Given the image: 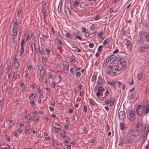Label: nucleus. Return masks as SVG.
Masks as SVG:
<instances>
[{
	"instance_id": "nucleus-23",
	"label": "nucleus",
	"mask_w": 149,
	"mask_h": 149,
	"mask_svg": "<svg viewBox=\"0 0 149 149\" xmlns=\"http://www.w3.org/2000/svg\"><path fill=\"white\" fill-rule=\"evenodd\" d=\"M134 130H129L128 131V133L132 136H133Z\"/></svg>"
},
{
	"instance_id": "nucleus-40",
	"label": "nucleus",
	"mask_w": 149,
	"mask_h": 149,
	"mask_svg": "<svg viewBox=\"0 0 149 149\" xmlns=\"http://www.w3.org/2000/svg\"><path fill=\"white\" fill-rule=\"evenodd\" d=\"M60 135L64 139H65L67 137V136L63 134L62 133H60Z\"/></svg>"
},
{
	"instance_id": "nucleus-47",
	"label": "nucleus",
	"mask_w": 149,
	"mask_h": 149,
	"mask_svg": "<svg viewBox=\"0 0 149 149\" xmlns=\"http://www.w3.org/2000/svg\"><path fill=\"white\" fill-rule=\"evenodd\" d=\"M25 39H24L22 40L21 42V47H24L23 45L24 43Z\"/></svg>"
},
{
	"instance_id": "nucleus-57",
	"label": "nucleus",
	"mask_w": 149,
	"mask_h": 149,
	"mask_svg": "<svg viewBox=\"0 0 149 149\" xmlns=\"http://www.w3.org/2000/svg\"><path fill=\"white\" fill-rule=\"evenodd\" d=\"M38 68L39 70L41 71L42 70H43V68H42L41 65L38 66Z\"/></svg>"
},
{
	"instance_id": "nucleus-20",
	"label": "nucleus",
	"mask_w": 149,
	"mask_h": 149,
	"mask_svg": "<svg viewBox=\"0 0 149 149\" xmlns=\"http://www.w3.org/2000/svg\"><path fill=\"white\" fill-rule=\"evenodd\" d=\"M133 141L132 139L127 138L126 140V142L128 143H133Z\"/></svg>"
},
{
	"instance_id": "nucleus-22",
	"label": "nucleus",
	"mask_w": 149,
	"mask_h": 149,
	"mask_svg": "<svg viewBox=\"0 0 149 149\" xmlns=\"http://www.w3.org/2000/svg\"><path fill=\"white\" fill-rule=\"evenodd\" d=\"M33 47H34V50H35L36 46L34 42L32 43L31 45V48L32 52L33 51Z\"/></svg>"
},
{
	"instance_id": "nucleus-35",
	"label": "nucleus",
	"mask_w": 149,
	"mask_h": 149,
	"mask_svg": "<svg viewBox=\"0 0 149 149\" xmlns=\"http://www.w3.org/2000/svg\"><path fill=\"white\" fill-rule=\"evenodd\" d=\"M57 43L58 46H61V45H63V44L62 43L61 41L59 40H58Z\"/></svg>"
},
{
	"instance_id": "nucleus-34",
	"label": "nucleus",
	"mask_w": 149,
	"mask_h": 149,
	"mask_svg": "<svg viewBox=\"0 0 149 149\" xmlns=\"http://www.w3.org/2000/svg\"><path fill=\"white\" fill-rule=\"evenodd\" d=\"M17 28L18 25L13 24L12 29L13 30L15 29L16 30H17Z\"/></svg>"
},
{
	"instance_id": "nucleus-24",
	"label": "nucleus",
	"mask_w": 149,
	"mask_h": 149,
	"mask_svg": "<svg viewBox=\"0 0 149 149\" xmlns=\"http://www.w3.org/2000/svg\"><path fill=\"white\" fill-rule=\"evenodd\" d=\"M73 5L75 7H78L79 6V4L78 1H74L73 4Z\"/></svg>"
},
{
	"instance_id": "nucleus-31",
	"label": "nucleus",
	"mask_w": 149,
	"mask_h": 149,
	"mask_svg": "<svg viewBox=\"0 0 149 149\" xmlns=\"http://www.w3.org/2000/svg\"><path fill=\"white\" fill-rule=\"evenodd\" d=\"M56 79L57 80H58L57 82H58V83H59L61 81V76H58L56 78Z\"/></svg>"
},
{
	"instance_id": "nucleus-6",
	"label": "nucleus",
	"mask_w": 149,
	"mask_h": 149,
	"mask_svg": "<svg viewBox=\"0 0 149 149\" xmlns=\"http://www.w3.org/2000/svg\"><path fill=\"white\" fill-rule=\"evenodd\" d=\"M149 48V46L148 45H147L145 46H144L143 47H140L139 49V50L141 52H145V49Z\"/></svg>"
},
{
	"instance_id": "nucleus-3",
	"label": "nucleus",
	"mask_w": 149,
	"mask_h": 149,
	"mask_svg": "<svg viewBox=\"0 0 149 149\" xmlns=\"http://www.w3.org/2000/svg\"><path fill=\"white\" fill-rule=\"evenodd\" d=\"M135 112L133 110H131L130 112L129 116L131 121H133L134 119V114Z\"/></svg>"
},
{
	"instance_id": "nucleus-42",
	"label": "nucleus",
	"mask_w": 149,
	"mask_h": 149,
	"mask_svg": "<svg viewBox=\"0 0 149 149\" xmlns=\"http://www.w3.org/2000/svg\"><path fill=\"white\" fill-rule=\"evenodd\" d=\"M30 103L31 105L32 106H33L34 105H35V101L32 100V101H30Z\"/></svg>"
},
{
	"instance_id": "nucleus-11",
	"label": "nucleus",
	"mask_w": 149,
	"mask_h": 149,
	"mask_svg": "<svg viewBox=\"0 0 149 149\" xmlns=\"http://www.w3.org/2000/svg\"><path fill=\"white\" fill-rule=\"evenodd\" d=\"M126 45L128 49H130L132 46L131 42V41L128 40L127 41Z\"/></svg>"
},
{
	"instance_id": "nucleus-37",
	"label": "nucleus",
	"mask_w": 149,
	"mask_h": 149,
	"mask_svg": "<svg viewBox=\"0 0 149 149\" xmlns=\"http://www.w3.org/2000/svg\"><path fill=\"white\" fill-rule=\"evenodd\" d=\"M115 101V99L113 97H111L110 99V100L109 101L110 103H112V104H113L114 102Z\"/></svg>"
},
{
	"instance_id": "nucleus-63",
	"label": "nucleus",
	"mask_w": 149,
	"mask_h": 149,
	"mask_svg": "<svg viewBox=\"0 0 149 149\" xmlns=\"http://www.w3.org/2000/svg\"><path fill=\"white\" fill-rule=\"evenodd\" d=\"M30 127L29 125V124H27L26 125V129L29 130V129H30Z\"/></svg>"
},
{
	"instance_id": "nucleus-43",
	"label": "nucleus",
	"mask_w": 149,
	"mask_h": 149,
	"mask_svg": "<svg viewBox=\"0 0 149 149\" xmlns=\"http://www.w3.org/2000/svg\"><path fill=\"white\" fill-rule=\"evenodd\" d=\"M15 36L13 37L10 40V41L11 42H13V43H15Z\"/></svg>"
},
{
	"instance_id": "nucleus-44",
	"label": "nucleus",
	"mask_w": 149,
	"mask_h": 149,
	"mask_svg": "<svg viewBox=\"0 0 149 149\" xmlns=\"http://www.w3.org/2000/svg\"><path fill=\"white\" fill-rule=\"evenodd\" d=\"M109 59H107L104 62V63L103 64V66H106L107 65V63L109 61Z\"/></svg>"
},
{
	"instance_id": "nucleus-4",
	"label": "nucleus",
	"mask_w": 149,
	"mask_h": 149,
	"mask_svg": "<svg viewBox=\"0 0 149 149\" xmlns=\"http://www.w3.org/2000/svg\"><path fill=\"white\" fill-rule=\"evenodd\" d=\"M119 118L121 120H123L125 118V112L124 111H120L118 114Z\"/></svg>"
},
{
	"instance_id": "nucleus-39",
	"label": "nucleus",
	"mask_w": 149,
	"mask_h": 149,
	"mask_svg": "<svg viewBox=\"0 0 149 149\" xmlns=\"http://www.w3.org/2000/svg\"><path fill=\"white\" fill-rule=\"evenodd\" d=\"M136 95L134 93H132L130 96V97L131 99H134Z\"/></svg>"
},
{
	"instance_id": "nucleus-32",
	"label": "nucleus",
	"mask_w": 149,
	"mask_h": 149,
	"mask_svg": "<svg viewBox=\"0 0 149 149\" xmlns=\"http://www.w3.org/2000/svg\"><path fill=\"white\" fill-rule=\"evenodd\" d=\"M22 8H20L18 10V12H17V15L18 16V17H19V16H20V15L21 14L22 11Z\"/></svg>"
},
{
	"instance_id": "nucleus-52",
	"label": "nucleus",
	"mask_w": 149,
	"mask_h": 149,
	"mask_svg": "<svg viewBox=\"0 0 149 149\" xmlns=\"http://www.w3.org/2000/svg\"><path fill=\"white\" fill-rule=\"evenodd\" d=\"M49 77H48L49 78H52V77L53 75L52 73L51 72H49L48 73Z\"/></svg>"
},
{
	"instance_id": "nucleus-26",
	"label": "nucleus",
	"mask_w": 149,
	"mask_h": 149,
	"mask_svg": "<svg viewBox=\"0 0 149 149\" xmlns=\"http://www.w3.org/2000/svg\"><path fill=\"white\" fill-rule=\"evenodd\" d=\"M27 66L29 69H30L32 67L31 63L30 61H29L27 63Z\"/></svg>"
},
{
	"instance_id": "nucleus-38",
	"label": "nucleus",
	"mask_w": 149,
	"mask_h": 149,
	"mask_svg": "<svg viewBox=\"0 0 149 149\" xmlns=\"http://www.w3.org/2000/svg\"><path fill=\"white\" fill-rule=\"evenodd\" d=\"M17 76L18 75L17 74V73L15 72L13 74V78H14L15 79H16L17 78Z\"/></svg>"
},
{
	"instance_id": "nucleus-17",
	"label": "nucleus",
	"mask_w": 149,
	"mask_h": 149,
	"mask_svg": "<svg viewBox=\"0 0 149 149\" xmlns=\"http://www.w3.org/2000/svg\"><path fill=\"white\" fill-rule=\"evenodd\" d=\"M12 33H11L12 36L15 37L16 36L17 34V30H12Z\"/></svg>"
},
{
	"instance_id": "nucleus-46",
	"label": "nucleus",
	"mask_w": 149,
	"mask_h": 149,
	"mask_svg": "<svg viewBox=\"0 0 149 149\" xmlns=\"http://www.w3.org/2000/svg\"><path fill=\"white\" fill-rule=\"evenodd\" d=\"M90 103L92 105H94V102L93 100L92 99H90L89 100Z\"/></svg>"
},
{
	"instance_id": "nucleus-53",
	"label": "nucleus",
	"mask_w": 149,
	"mask_h": 149,
	"mask_svg": "<svg viewBox=\"0 0 149 149\" xmlns=\"http://www.w3.org/2000/svg\"><path fill=\"white\" fill-rule=\"evenodd\" d=\"M102 45H100L99 47L98 48V51L99 52H100L102 51Z\"/></svg>"
},
{
	"instance_id": "nucleus-56",
	"label": "nucleus",
	"mask_w": 149,
	"mask_h": 149,
	"mask_svg": "<svg viewBox=\"0 0 149 149\" xmlns=\"http://www.w3.org/2000/svg\"><path fill=\"white\" fill-rule=\"evenodd\" d=\"M138 43L140 44L141 45L143 43V42L142 40H141V39H140L139 41H138Z\"/></svg>"
},
{
	"instance_id": "nucleus-19",
	"label": "nucleus",
	"mask_w": 149,
	"mask_h": 149,
	"mask_svg": "<svg viewBox=\"0 0 149 149\" xmlns=\"http://www.w3.org/2000/svg\"><path fill=\"white\" fill-rule=\"evenodd\" d=\"M39 52L40 54L41 55H42L43 54V49L40 46L38 47Z\"/></svg>"
},
{
	"instance_id": "nucleus-1",
	"label": "nucleus",
	"mask_w": 149,
	"mask_h": 149,
	"mask_svg": "<svg viewBox=\"0 0 149 149\" xmlns=\"http://www.w3.org/2000/svg\"><path fill=\"white\" fill-rule=\"evenodd\" d=\"M143 108L142 106L141 105H138L137 106L136 110L137 115L139 116H141L143 113Z\"/></svg>"
},
{
	"instance_id": "nucleus-45",
	"label": "nucleus",
	"mask_w": 149,
	"mask_h": 149,
	"mask_svg": "<svg viewBox=\"0 0 149 149\" xmlns=\"http://www.w3.org/2000/svg\"><path fill=\"white\" fill-rule=\"evenodd\" d=\"M105 90V89L104 88L101 87V88H100V89H97V91H99V92H102V91H104Z\"/></svg>"
},
{
	"instance_id": "nucleus-48",
	"label": "nucleus",
	"mask_w": 149,
	"mask_h": 149,
	"mask_svg": "<svg viewBox=\"0 0 149 149\" xmlns=\"http://www.w3.org/2000/svg\"><path fill=\"white\" fill-rule=\"evenodd\" d=\"M31 116L30 115L27 116H26L25 118L26 119H27L28 120H29L31 119Z\"/></svg>"
},
{
	"instance_id": "nucleus-33",
	"label": "nucleus",
	"mask_w": 149,
	"mask_h": 149,
	"mask_svg": "<svg viewBox=\"0 0 149 149\" xmlns=\"http://www.w3.org/2000/svg\"><path fill=\"white\" fill-rule=\"evenodd\" d=\"M34 94H35V93H34V94L32 93V94H31V95H30V96L29 97V99H30L31 100H32L34 98L35 96L34 97L33 96Z\"/></svg>"
},
{
	"instance_id": "nucleus-2",
	"label": "nucleus",
	"mask_w": 149,
	"mask_h": 149,
	"mask_svg": "<svg viewBox=\"0 0 149 149\" xmlns=\"http://www.w3.org/2000/svg\"><path fill=\"white\" fill-rule=\"evenodd\" d=\"M119 61L122 67V68H121V69H125L126 66V63L125 62V59L124 58H121L119 59Z\"/></svg>"
},
{
	"instance_id": "nucleus-27",
	"label": "nucleus",
	"mask_w": 149,
	"mask_h": 149,
	"mask_svg": "<svg viewBox=\"0 0 149 149\" xmlns=\"http://www.w3.org/2000/svg\"><path fill=\"white\" fill-rule=\"evenodd\" d=\"M74 118L75 121H77L79 119L78 115L77 114H75L74 116Z\"/></svg>"
},
{
	"instance_id": "nucleus-58",
	"label": "nucleus",
	"mask_w": 149,
	"mask_h": 149,
	"mask_svg": "<svg viewBox=\"0 0 149 149\" xmlns=\"http://www.w3.org/2000/svg\"><path fill=\"white\" fill-rule=\"evenodd\" d=\"M126 139L125 137H123L121 139L122 141L123 142H126Z\"/></svg>"
},
{
	"instance_id": "nucleus-16",
	"label": "nucleus",
	"mask_w": 149,
	"mask_h": 149,
	"mask_svg": "<svg viewBox=\"0 0 149 149\" xmlns=\"http://www.w3.org/2000/svg\"><path fill=\"white\" fill-rule=\"evenodd\" d=\"M118 57L117 56H114L112 57L110 59V62L112 63L115 62L117 59Z\"/></svg>"
},
{
	"instance_id": "nucleus-25",
	"label": "nucleus",
	"mask_w": 149,
	"mask_h": 149,
	"mask_svg": "<svg viewBox=\"0 0 149 149\" xmlns=\"http://www.w3.org/2000/svg\"><path fill=\"white\" fill-rule=\"evenodd\" d=\"M86 5L85 2H82L80 4V7L81 8H84Z\"/></svg>"
},
{
	"instance_id": "nucleus-21",
	"label": "nucleus",
	"mask_w": 149,
	"mask_h": 149,
	"mask_svg": "<svg viewBox=\"0 0 149 149\" xmlns=\"http://www.w3.org/2000/svg\"><path fill=\"white\" fill-rule=\"evenodd\" d=\"M149 131V130L148 129V128L146 130V136H144L143 137V143L145 141V140L146 139L147 137V135L148 134V132Z\"/></svg>"
},
{
	"instance_id": "nucleus-61",
	"label": "nucleus",
	"mask_w": 149,
	"mask_h": 149,
	"mask_svg": "<svg viewBox=\"0 0 149 149\" xmlns=\"http://www.w3.org/2000/svg\"><path fill=\"white\" fill-rule=\"evenodd\" d=\"M81 74L80 72H77L76 74V76L77 77H79Z\"/></svg>"
},
{
	"instance_id": "nucleus-51",
	"label": "nucleus",
	"mask_w": 149,
	"mask_h": 149,
	"mask_svg": "<svg viewBox=\"0 0 149 149\" xmlns=\"http://www.w3.org/2000/svg\"><path fill=\"white\" fill-rule=\"evenodd\" d=\"M42 80L43 82L46 83L47 82V80L43 76L42 78Z\"/></svg>"
},
{
	"instance_id": "nucleus-13",
	"label": "nucleus",
	"mask_w": 149,
	"mask_h": 149,
	"mask_svg": "<svg viewBox=\"0 0 149 149\" xmlns=\"http://www.w3.org/2000/svg\"><path fill=\"white\" fill-rule=\"evenodd\" d=\"M14 67L15 69L17 70L19 69V63L17 60L14 61Z\"/></svg>"
},
{
	"instance_id": "nucleus-8",
	"label": "nucleus",
	"mask_w": 149,
	"mask_h": 149,
	"mask_svg": "<svg viewBox=\"0 0 149 149\" xmlns=\"http://www.w3.org/2000/svg\"><path fill=\"white\" fill-rule=\"evenodd\" d=\"M63 64L64 65L63 69L68 70L69 68V65L67 62L64 61L63 62Z\"/></svg>"
},
{
	"instance_id": "nucleus-64",
	"label": "nucleus",
	"mask_w": 149,
	"mask_h": 149,
	"mask_svg": "<svg viewBox=\"0 0 149 149\" xmlns=\"http://www.w3.org/2000/svg\"><path fill=\"white\" fill-rule=\"evenodd\" d=\"M38 114V112L37 111H35L34 112L33 115L34 116H35V117H36L37 116Z\"/></svg>"
},
{
	"instance_id": "nucleus-30",
	"label": "nucleus",
	"mask_w": 149,
	"mask_h": 149,
	"mask_svg": "<svg viewBox=\"0 0 149 149\" xmlns=\"http://www.w3.org/2000/svg\"><path fill=\"white\" fill-rule=\"evenodd\" d=\"M24 47H21V49L20 51V55H21L24 52Z\"/></svg>"
},
{
	"instance_id": "nucleus-59",
	"label": "nucleus",
	"mask_w": 149,
	"mask_h": 149,
	"mask_svg": "<svg viewBox=\"0 0 149 149\" xmlns=\"http://www.w3.org/2000/svg\"><path fill=\"white\" fill-rule=\"evenodd\" d=\"M70 62H73V63H74L75 62V59L74 58H70Z\"/></svg>"
},
{
	"instance_id": "nucleus-62",
	"label": "nucleus",
	"mask_w": 149,
	"mask_h": 149,
	"mask_svg": "<svg viewBox=\"0 0 149 149\" xmlns=\"http://www.w3.org/2000/svg\"><path fill=\"white\" fill-rule=\"evenodd\" d=\"M74 69L73 68H71L70 69V72L72 74H74L73 69Z\"/></svg>"
},
{
	"instance_id": "nucleus-9",
	"label": "nucleus",
	"mask_w": 149,
	"mask_h": 149,
	"mask_svg": "<svg viewBox=\"0 0 149 149\" xmlns=\"http://www.w3.org/2000/svg\"><path fill=\"white\" fill-rule=\"evenodd\" d=\"M138 79L141 80H143L145 79V77L143 73H140L138 75Z\"/></svg>"
},
{
	"instance_id": "nucleus-10",
	"label": "nucleus",
	"mask_w": 149,
	"mask_h": 149,
	"mask_svg": "<svg viewBox=\"0 0 149 149\" xmlns=\"http://www.w3.org/2000/svg\"><path fill=\"white\" fill-rule=\"evenodd\" d=\"M133 136H137L140 135V132L137 130H134Z\"/></svg>"
},
{
	"instance_id": "nucleus-18",
	"label": "nucleus",
	"mask_w": 149,
	"mask_h": 149,
	"mask_svg": "<svg viewBox=\"0 0 149 149\" xmlns=\"http://www.w3.org/2000/svg\"><path fill=\"white\" fill-rule=\"evenodd\" d=\"M149 112V104L148 103L146 104V111L144 113H148Z\"/></svg>"
},
{
	"instance_id": "nucleus-55",
	"label": "nucleus",
	"mask_w": 149,
	"mask_h": 149,
	"mask_svg": "<svg viewBox=\"0 0 149 149\" xmlns=\"http://www.w3.org/2000/svg\"><path fill=\"white\" fill-rule=\"evenodd\" d=\"M102 86H102V85H101L100 84H99L97 85L96 87H97L98 89L101 88Z\"/></svg>"
},
{
	"instance_id": "nucleus-28",
	"label": "nucleus",
	"mask_w": 149,
	"mask_h": 149,
	"mask_svg": "<svg viewBox=\"0 0 149 149\" xmlns=\"http://www.w3.org/2000/svg\"><path fill=\"white\" fill-rule=\"evenodd\" d=\"M125 125L123 123H121L120 124V128L121 130H123L124 129Z\"/></svg>"
},
{
	"instance_id": "nucleus-5",
	"label": "nucleus",
	"mask_w": 149,
	"mask_h": 149,
	"mask_svg": "<svg viewBox=\"0 0 149 149\" xmlns=\"http://www.w3.org/2000/svg\"><path fill=\"white\" fill-rule=\"evenodd\" d=\"M45 3H44L42 4V13H43V15L44 16V18H45L46 16V10L45 8Z\"/></svg>"
},
{
	"instance_id": "nucleus-41",
	"label": "nucleus",
	"mask_w": 149,
	"mask_h": 149,
	"mask_svg": "<svg viewBox=\"0 0 149 149\" xmlns=\"http://www.w3.org/2000/svg\"><path fill=\"white\" fill-rule=\"evenodd\" d=\"M96 76L95 75H93L92 77V81L93 82L94 81L96 80Z\"/></svg>"
},
{
	"instance_id": "nucleus-36",
	"label": "nucleus",
	"mask_w": 149,
	"mask_h": 149,
	"mask_svg": "<svg viewBox=\"0 0 149 149\" xmlns=\"http://www.w3.org/2000/svg\"><path fill=\"white\" fill-rule=\"evenodd\" d=\"M39 36L40 38L41 39L44 37V35L42 32H40L39 33Z\"/></svg>"
},
{
	"instance_id": "nucleus-14",
	"label": "nucleus",
	"mask_w": 149,
	"mask_h": 149,
	"mask_svg": "<svg viewBox=\"0 0 149 149\" xmlns=\"http://www.w3.org/2000/svg\"><path fill=\"white\" fill-rule=\"evenodd\" d=\"M142 34L145 37L147 41H149V35L147 34L144 31L143 32Z\"/></svg>"
},
{
	"instance_id": "nucleus-60",
	"label": "nucleus",
	"mask_w": 149,
	"mask_h": 149,
	"mask_svg": "<svg viewBox=\"0 0 149 149\" xmlns=\"http://www.w3.org/2000/svg\"><path fill=\"white\" fill-rule=\"evenodd\" d=\"M121 32H122L123 33V35H124L125 34V30L123 27L122 29L121 30Z\"/></svg>"
},
{
	"instance_id": "nucleus-12",
	"label": "nucleus",
	"mask_w": 149,
	"mask_h": 149,
	"mask_svg": "<svg viewBox=\"0 0 149 149\" xmlns=\"http://www.w3.org/2000/svg\"><path fill=\"white\" fill-rule=\"evenodd\" d=\"M103 80L100 76L98 77V80L97 82V84H100L101 85H102V86H103Z\"/></svg>"
},
{
	"instance_id": "nucleus-54",
	"label": "nucleus",
	"mask_w": 149,
	"mask_h": 149,
	"mask_svg": "<svg viewBox=\"0 0 149 149\" xmlns=\"http://www.w3.org/2000/svg\"><path fill=\"white\" fill-rule=\"evenodd\" d=\"M88 46H89V47H90V48H92L94 46L93 43L92 42H91L89 44Z\"/></svg>"
},
{
	"instance_id": "nucleus-15",
	"label": "nucleus",
	"mask_w": 149,
	"mask_h": 149,
	"mask_svg": "<svg viewBox=\"0 0 149 149\" xmlns=\"http://www.w3.org/2000/svg\"><path fill=\"white\" fill-rule=\"evenodd\" d=\"M64 11L65 14L67 15H70L71 13L70 10L68 7H67V8H64Z\"/></svg>"
},
{
	"instance_id": "nucleus-50",
	"label": "nucleus",
	"mask_w": 149,
	"mask_h": 149,
	"mask_svg": "<svg viewBox=\"0 0 149 149\" xmlns=\"http://www.w3.org/2000/svg\"><path fill=\"white\" fill-rule=\"evenodd\" d=\"M87 106L86 105L84 106V109H83V111L85 113H86L87 111Z\"/></svg>"
},
{
	"instance_id": "nucleus-29",
	"label": "nucleus",
	"mask_w": 149,
	"mask_h": 149,
	"mask_svg": "<svg viewBox=\"0 0 149 149\" xmlns=\"http://www.w3.org/2000/svg\"><path fill=\"white\" fill-rule=\"evenodd\" d=\"M109 40V38H107L103 42V45H105L106 44H107Z\"/></svg>"
},
{
	"instance_id": "nucleus-49",
	"label": "nucleus",
	"mask_w": 149,
	"mask_h": 149,
	"mask_svg": "<svg viewBox=\"0 0 149 149\" xmlns=\"http://www.w3.org/2000/svg\"><path fill=\"white\" fill-rule=\"evenodd\" d=\"M29 130H25V134L27 135H28L29 134H30V132H29Z\"/></svg>"
},
{
	"instance_id": "nucleus-7",
	"label": "nucleus",
	"mask_w": 149,
	"mask_h": 149,
	"mask_svg": "<svg viewBox=\"0 0 149 149\" xmlns=\"http://www.w3.org/2000/svg\"><path fill=\"white\" fill-rule=\"evenodd\" d=\"M55 125H56L58 127H54V129L53 130L54 132H58V131L59 130H61V126L59 124H58V123L56 124Z\"/></svg>"
}]
</instances>
